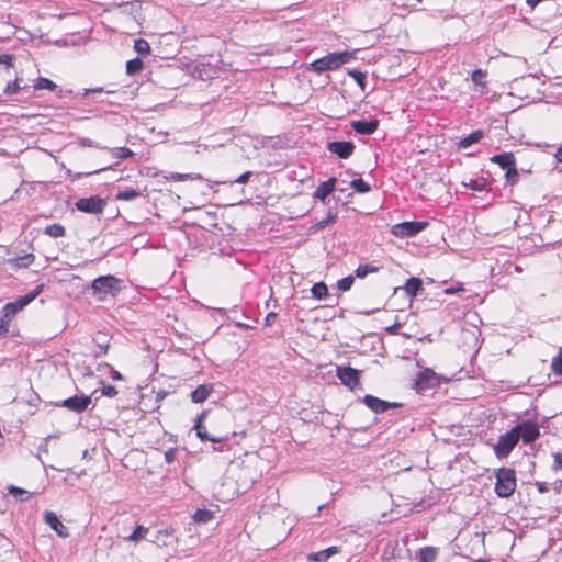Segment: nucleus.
I'll return each mask as SVG.
<instances>
[{
    "label": "nucleus",
    "mask_w": 562,
    "mask_h": 562,
    "mask_svg": "<svg viewBox=\"0 0 562 562\" xmlns=\"http://www.w3.org/2000/svg\"><path fill=\"white\" fill-rule=\"evenodd\" d=\"M41 289L37 288L35 291L30 292L23 296L18 297L13 302L7 303L0 311V337L7 336L9 333L10 325L14 319L15 315L33 302L40 294Z\"/></svg>",
    "instance_id": "f257e3e1"
},
{
    "label": "nucleus",
    "mask_w": 562,
    "mask_h": 562,
    "mask_svg": "<svg viewBox=\"0 0 562 562\" xmlns=\"http://www.w3.org/2000/svg\"><path fill=\"white\" fill-rule=\"evenodd\" d=\"M123 280L108 274L98 277L92 281V295L98 301H104L108 296L115 297L122 290Z\"/></svg>",
    "instance_id": "f03ea898"
},
{
    "label": "nucleus",
    "mask_w": 562,
    "mask_h": 562,
    "mask_svg": "<svg viewBox=\"0 0 562 562\" xmlns=\"http://www.w3.org/2000/svg\"><path fill=\"white\" fill-rule=\"evenodd\" d=\"M352 58L353 54L350 52L329 53L326 56L312 61L307 69L317 74H323L325 71L340 68L342 65L349 63Z\"/></svg>",
    "instance_id": "7ed1b4c3"
},
{
    "label": "nucleus",
    "mask_w": 562,
    "mask_h": 562,
    "mask_svg": "<svg viewBox=\"0 0 562 562\" xmlns=\"http://www.w3.org/2000/svg\"><path fill=\"white\" fill-rule=\"evenodd\" d=\"M495 493L502 498H507L516 490L515 470L510 468H501L496 472Z\"/></svg>",
    "instance_id": "20e7f679"
},
{
    "label": "nucleus",
    "mask_w": 562,
    "mask_h": 562,
    "mask_svg": "<svg viewBox=\"0 0 562 562\" xmlns=\"http://www.w3.org/2000/svg\"><path fill=\"white\" fill-rule=\"evenodd\" d=\"M518 442V436L515 434L513 428L505 434H502L498 437L497 442L493 445L496 458L499 460L506 459Z\"/></svg>",
    "instance_id": "39448f33"
},
{
    "label": "nucleus",
    "mask_w": 562,
    "mask_h": 562,
    "mask_svg": "<svg viewBox=\"0 0 562 562\" xmlns=\"http://www.w3.org/2000/svg\"><path fill=\"white\" fill-rule=\"evenodd\" d=\"M513 429L518 436V441L521 439L525 445L532 443L540 436L538 425L530 420H524L513 427Z\"/></svg>",
    "instance_id": "423d86ee"
},
{
    "label": "nucleus",
    "mask_w": 562,
    "mask_h": 562,
    "mask_svg": "<svg viewBox=\"0 0 562 562\" xmlns=\"http://www.w3.org/2000/svg\"><path fill=\"white\" fill-rule=\"evenodd\" d=\"M76 209L80 212L88 214H102L105 206L106 201L98 195L90 198H81L76 203Z\"/></svg>",
    "instance_id": "0eeeda50"
},
{
    "label": "nucleus",
    "mask_w": 562,
    "mask_h": 562,
    "mask_svg": "<svg viewBox=\"0 0 562 562\" xmlns=\"http://www.w3.org/2000/svg\"><path fill=\"white\" fill-rule=\"evenodd\" d=\"M428 226L427 222H403L392 227V234L397 237H412L424 231Z\"/></svg>",
    "instance_id": "6e6552de"
},
{
    "label": "nucleus",
    "mask_w": 562,
    "mask_h": 562,
    "mask_svg": "<svg viewBox=\"0 0 562 562\" xmlns=\"http://www.w3.org/2000/svg\"><path fill=\"white\" fill-rule=\"evenodd\" d=\"M337 376L350 390L359 385L360 371L351 367H337Z\"/></svg>",
    "instance_id": "1a4fd4ad"
},
{
    "label": "nucleus",
    "mask_w": 562,
    "mask_h": 562,
    "mask_svg": "<svg viewBox=\"0 0 562 562\" xmlns=\"http://www.w3.org/2000/svg\"><path fill=\"white\" fill-rule=\"evenodd\" d=\"M355 144L349 140H335L327 144V149L341 159L349 158L355 151Z\"/></svg>",
    "instance_id": "9d476101"
},
{
    "label": "nucleus",
    "mask_w": 562,
    "mask_h": 562,
    "mask_svg": "<svg viewBox=\"0 0 562 562\" xmlns=\"http://www.w3.org/2000/svg\"><path fill=\"white\" fill-rule=\"evenodd\" d=\"M437 383L436 373L430 369H425L418 373L415 387L418 393H423L428 389L436 386Z\"/></svg>",
    "instance_id": "9b49d317"
},
{
    "label": "nucleus",
    "mask_w": 562,
    "mask_h": 562,
    "mask_svg": "<svg viewBox=\"0 0 562 562\" xmlns=\"http://www.w3.org/2000/svg\"><path fill=\"white\" fill-rule=\"evenodd\" d=\"M363 403L371 411H373L376 414L384 413V412H386L390 408H395V407H400L401 406V404H398V403L386 402V401L380 400V398H378V397H375L373 395H369V394L363 397Z\"/></svg>",
    "instance_id": "f8f14e48"
},
{
    "label": "nucleus",
    "mask_w": 562,
    "mask_h": 562,
    "mask_svg": "<svg viewBox=\"0 0 562 562\" xmlns=\"http://www.w3.org/2000/svg\"><path fill=\"white\" fill-rule=\"evenodd\" d=\"M91 403V397L88 395H75L63 401L61 406L76 413H82Z\"/></svg>",
    "instance_id": "ddd939ff"
},
{
    "label": "nucleus",
    "mask_w": 562,
    "mask_h": 562,
    "mask_svg": "<svg viewBox=\"0 0 562 562\" xmlns=\"http://www.w3.org/2000/svg\"><path fill=\"white\" fill-rule=\"evenodd\" d=\"M44 521L61 538L69 537L68 528L59 520L58 516L50 510L43 515Z\"/></svg>",
    "instance_id": "4468645a"
},
{
    "label": "nucleus",
    "mask_w": 562,
    "mask_h": 562,
    "mask_svg": "<svg viewBox=\"0 0 562 562\" xmlns=\"http://www.w3.org/2000/svg\"><path fill=\"white\" fill-rule=\"evenodd\" d=\"M378 126H379L378 120H371V121L359 120V121L351 122V127L357 133L362 134V135L373 134L378 130Z\"/></svg>",
    "instance_id": "2eb2a0df"
},
{
    "label": "nucleus",
    "mask_w": 562,
    "mask_h": 562,
    "mask_svg": "<svg viewBox=\"0 0 562 562\" xmlns=\"http://www.w3.org/2000/svg\"><path fill=\"white\" fill-rule=\"evenodd\" d=\"M204 416H205V412L201 413L196 418V422L194 425V429L196 430V436L202 441L222 442L223 441L222 437H213V436L209 435L206 427L202 424Z\"/></svg>",
    "instance_id": "dca6fc26"
},
{
    "label": "nucleus",
    "mask_w": 562,
    "mask_h": 562,
    "mask_svg": "<svg viewBox=\"0 0 562 562\" xmlns=\"http://www.w3.org/2000/svg\"><path fill=\"white\" fill-rule=\"evenodd\" d=\"M338 552H339V548L336 546H333L325 550L310 553V554H307L306 559L308 562H325L333 555L337 554Z\"/></svg>",
    "instance_id": "f3484780"
},
{
    "label": "nucleus",
    "mask_w": 562,
    "mask_h": 562,
    "mask_svg": "<svg viewBox=\"0 0 562 562\" xmlns=\"http://www.w3.org/2000/svg\"><path fill=\"white\" fill-rule=\"evenodd\" d=\"M335 184H336V178H329L328 180L322 182L315 193H314V198L321 200V201H325L326 198L335 190Z\"/></svg>",
    "instance_id": "a211bd4d"
},
{
    "label": "nucleus",
    "mask_w": 562,
    "mask_h": 562,
    "mask_svg": "<svg viewBox=\"0 0 562 562\" xmlns=\"http://www.w3.org/2000/svg\"><path fill=\"white\" fill-rule=\"evenodd\" d=\"M491 161L497 164L502 169H508L516 165V159L513 153H503L491 157Z\"/></svg>",
    "instance_id": "6ab92c4d"
},
{
    "label": "nucleus",
    "mask_w": 562,
    "mask_h": 562,
    "mask_svg": "<svg viewBox=\"0 0 562 562\" xmlns=\"http://www.w3.org/2000/svg\"><path fill=\"white\" fill-rule=\"evenodd\" d=\"M213 392V386L210 384L199 385L191 392V400L193 403H203Z\"/></svg>",
    "instance_id": "aec40b11"
},
{
    "label": "nucleus",
    "mask_w": 562,
    "mask_h": 562,
    "mask_svg": "<svg viewBox=\"0 0 562 562\" xmlns=\"http://www.w3.org/2000/svg\"><path fill=\"white\" fill-rule=\"evenodd\" d=\"M403 289L406 294L413 299L417 295L418 291L423 289V282L419 278L412 277L406 281Z\"/></svg>",
    "instance_id": "412c9836"
},
{
    "label": "nucleus",
    "mask_w": 562,
    "mask_h": 562,
    "mask_svg": "<svg viewBox=\"0 0 562 562\" xmlns=\"http://www.w3.org/2000/svg\"><path fill=\"white\" fill-rule=\"evenodd\" d=\"M438 555V549L435 547H425L417 552L418 562H434Z\"/></svg>",
    "instance_id": "4be33fe9"
},
{
    "label": "nucleus",
    "mask_w": 562,
    "mask_h": 562,
    "mask_svg": "<svg viewBox=\"0 0 562 562\" xmlns=\"http://www.w3.org/2000/svg\"><path fill=\"white\" fill-rule=\"evenodd\" d=\"M483 136H484L483 131L476 130V131L472 132L471 134H469L468 136H465L464 138H462L459 142V147L468 148L471 145L480 142L483 138Z\"/></svg>",
    "instance_id": "5701e85b"
},
{
    "label": "nucleus",
    "mask_w": 562,
    "mask_h": 562,
    "mask_svg": "<svg viewBox=\"0 0 562 562\" xmlns=\"http://www.w3.org/2000/svg\"><path fill=\"white\" fill-rule=\"evenodd\" d=\"M34 259L35 257L33 254H26L24 256L9 259V263L15 268H27L34 262Z\"/></svg>",
    "instance_id": "b1692460"
},
{
    "label": "nucleus",
    "mask_w": 562,
    "mask_h": 562,
    "mask_svg": "<svg viewBox=\"0 0 562 562\" xmlns=\"http://www.w3.org/2000/svg\"><path fill=\"white\" fill-rule=\"evenodd\" d=\"M214 518V513L209 509H198L193 515L196 524H207Z\"/></svg>",
    "instance_id": "393cba45"
},
{
    "label": "nucleus",
    "mask_w": 562,
    "mask_h": 562,
    "mask_svg": "<svg viewBox=\"0 0 562 562\" xmlns=\"http://www.w3.org/2000/svg\"><path fill=\"white\" fill-rule=\"evenodd\" d=\"M44 233L50 237L57 238L64 236L66 229L61 224L55 223L47 225L44 229Z\"/></svg>",
    "instance_id": "a878e982"
},
{
    "label": "nucleus",
    "mask_w": 562,
    "mask_h": 562,
    "mask_svg": "<svg viewBox=\"0 0 562 562\" xmlns=\"http://www.w3.org/2000/svg\"><path fill=\"white\" fill-rule=\"evenodd\" d=\"M314 299L323 300L328 295L327 285L324 282L315 283L311 289Z\"/></svg>",
    "instance_id": "bb28decb"
},
{
    "label": "nucleus",
    "mask_w": 562,
    "mask_h": 562,
    "mask_svg": "<svg viewBox=\"0 0 562 562\" xmlns=\"http://www.w3.org/2000/svg\"><path fill=\"white\" fill-rule=\"evenodd\" d=\"M144 68V63L140 58L136 57L126 63V74L132 76L139 72Z\"/></svg>",
    "instance_id": "cd10ccee"
},
{
    "label": "nucleus",
    "mask_w": 562,
    "mask_h": 562,
    "mask_svg": "<svg viewBox=\"0 0 562 562\" xmlns=\"http://www.w3.org/2000/svg\"><path fill=\"white\" fill-rule=\"evenodd\" d=\"M34 89L35 90L47 89L50 91H55L57 89V85L48 78L40 77V78H37L36 82L34 83Z\"/></svg>",
    "instance_id": "c85d7f7f"
},
{
    "label": "nucleus",
    "mask_w": 562,
    "mask_h": 562,
    "mask_svg": "<svg viewBox=\"0 0 562 562\" xmlns=\"http://www.w3.org/2000/svg\"><path fill=\"white\" fill-rule=\"evenodd\" d=\"M380 270V267L378 266H374L372 263H367V265H360L357 269H356V276L358 278H364L367 277L369 273H374V272H378Z\"/></svg>",
    "instance_id": "c756f323"
},
{
    "label": "nucleus",
    "mask_w": 562,
    "mask_h": 562,
    "mask_svg": "<svg viewBox=\"0 0 562 562\" xmlns=\"http://www.w3.org/2000/svg\"><path fill=\"white\" fill-rule=\"evenodd\" d=\"M149 529L144 526H137L135 530L126 537L127 541L131 542H138L139 540L144 539L145 536L148 533Z\"/></svg>",
    "instance_id": "7c9ffc66"
},
{
    "label": "nucleus",
    "mask_w": 562,
    "mask_h": 562,
    "mask_svg": "<svg viewBox=\"0 0 562 562\" xmlns=\"http://www.w3.org/2000/svg\"><path fill=\"white\" fill-rule=\"evenodd\" d=\"M139 195H140L139 191L128 188V189L119 191L116 194V200L132 201V200L138 198Z\"/></svg>",
    "instance_id": "2f4dec72"
},
{
    "label": "nucleus",
    "mask_w": 562,
    "mask_h": 562,
    "mask_svg": "<svg viewBox=\"0 0 562 562\" xmlns=\"http://www.w3.org/2000/svg\"><path fill=\"white\" fill-rule=\"evenodd\" d=\"M170 536H171V531H169L168 529L158 530L155 533V537L151 540V542L156 543L159 547L167 546L168 544L167 538H169Z\"/></svg>",
    "instance_id": "473e14b6"
},
{
    "label": "nucleus",
    "mask_w": 562,
    "mask_h": 562,
    "mask_svg": "<svg viewBox=\"0 0 562 562\" xmlns=\"http://www.w3.org/2000/svg\"><path fill=\"white\" fill-rule=\"evenodd\" d=\"M350 187L358 193H368L371 190V187L360 178L353 179L350 182Z\"/></svg>",
    "instance_id": "72a5a7b5"
},
{
    "label": "nucleus",
    "mask_w": 562,
    "mask_h": 562,
    "mask_svg": "<svg viewBox=\"0 0 562 562\" xmlns=\"http://www.w3.org/2000/svg\"><path fill=\"white\" fill-rule=\"evenodd\" d=\"M551 370L555 375H562V347L551 361Z\"/></svg>",
    "instance_id": "f704fd0d"
},
{
    "label": "nucleus",
    "mask_w": 562,
    "mask_h": 562,
    "mask_svg": "<svg viewBox=\"0 0 562 562\" xmlns=\"http://www.w3.org/2000/svg\"><path fill=\"white\" fill-rule=\"evenodd\" d=\"M134 49L139 55H147L150 53V46L149 43L144 38H138L134 42Z\"/></svg>",
    "instance_id": "c9c22d12"
},
{
    "label": "nucleus",
    "mask_w": 562,
    "mask_h": 562,
    "mask_svg": "<svg viewBox=\"0 0 562 562\" xmlns=\"http://www.w3.org/2000/svg\"><path fill=\"white\" fill-rule=\"evenodd\" d=\"M8 492L10 495H12L14 497H20V501H25L30 496V493L27 491H25L21 487L14 486V485H10L8 487Z\"/></svg>",
    "instance_id": "e433bc0d"
},
{
    "label": "nucleus",
    "mask_w": 562,
    "mask_h": 562,
    "mask_svg": "<svg viewBox=\"0 0 562 562\" xmlns=\"http://www.w3.org/2000/svg\"><path fill=\"white\" fill-rule=\"evenodd\" d=\"M467 188L474 191H484L487 186V181L485 179H476L471 180L469 183H463Z\"/></svg>",
    "instance_id": "4c0bfd02"
},
{
    "label": "nucleus",
    "mask_w": 562,
    "mask_h": 562,
    "mask_svg": "<svg viewBox=\"0 0 562 562\" xmlns=\"http://www.w3.org/2000/svg\"><path fill=\"white\" fill-rule=\"evenodd\" d=\"M348 75L355 79L358 86L364 90L366 88V75L359 70H349Z\"/></svg>",
    "instance_id": "58836bf2"
},
{
    "label": "nucleus",
    "mask_w": 562,
    "mask_h": 562,
    "mask_svg": "<svg viewBox=\"0 0 562 562\" xmlns=\"http://www.w3.org/2000/svg\"><path fill=\"white\" fill-rule=\"evenodd\" d=\"M505 177H506L507 183H509L512 186L517 183L519 173H518L517 169L515 168V166H513L506 170Z\"/></svg>",
    "instance_id": "ea45409f"
},
{
    "label": "nucleus",
    "mask_w": 562,
    "mask_h": 562,
    "mask_svg": "<svg viewBox=\"0 0 562 562\" xmlns=\"http://www.w3.org/2000/svg\"><path fill=\"white\" fill-rule=\"evenodd\" d=\"M355 282V279L352 276H348L346 278H342L338 281L337 283V288L340 290V291H348L352 284Z\"/></svg>",
    "instance_id": "a19ab883"
},
{
    "label": "nucleus",
    "mask_w": 562,
    "mask_h": 562,
    "mask_svg": "<svg viewBox=\"0 0 562 562\" xmlns=\"http://www.w3.org/2000/svg\"><path fill=\"white\" fill-rule=\"evenodd\" d=\"M21 89H22V87L20 86L19 79H15L14 81L7 83V86L4 88V93L5 94H14V93L19 92Z\"/></svg>",
    "instance_id": "79ce46f5"
},
{
    "label": "nucleus",
    "mask_w": 562,
    "mask_h": 562,
    "mask_svg": "<svg viewBox=\"0 0 562 562\" xmlns=\"http://www.w3.org/2000/svg\"><path fill=\"white\" fill-rule=\"evenodd\" d=\"M486 76V72L482 69H475L472 75H471V79L472 81L475 83V85H482L483 83V79L485 78Z\"/></svg>",
    "instance_id": "37998d69"
},
{
    "label": "nucleus",
    "mask_w": 562,
    "mask_h": 562,
    "mask_svg": "<svg viewBox=\"0 0 562 562\" xmlns=\"http://www.w3.org/2000/svg\"><path fill=\"white\" fill-rule=\"evenodd\" d=\"M103 339H100V335H98L95 338H94V341L97 342V346L99 347L100 349V353H106L108 352V349H109V341L105 339V337H102Z\"/></svg>",
    "instance_id": "c03bdc74"
},
{
    "label": "nucleus",
    "mask_w": 562,
    "mask_h": 562,
    "mask_svg": "<svg viewBox=\"0 0 562 562\" xmlns=\"http://www.w3.org/2000/svg\"><path fill=\"white\" fill-rule=\"evenodd\" d=\"M552 456H553L552 470L555 472L559 470H562V452H555Z\"/></svg>",
    "instance_id": "a18cd8bd"
},
{
    "label": "nucleus",
    "mask_w": 562,
    "mask_h": 562,
    "mask_svg": "<svg viewBox=\"0 0 562 562\" xmlns=\"http://www.w3.org/2000/svg\"><path fill=\"white\" fill-rule=\"evenodd\" d=\"M196 179H201V176L200 175H196L195 176ZM171 179L172 180H176V181H183V180H187V179H194V177L190 173H172L171 175Z\"/></svg>",
    "instance_id": "49530a36"
},
{
    "label": "nucleus",
    "mask_w": 562,
    "mask_h": 562,
    "mask_svg": "<svg viewBox=\"0 0 562 562\" xmlns=\"http://www.w3.org/2000/svg\"><path fill=\"white\" fill-rule=\"evenodd\" d=\"M103 396L114 397L117 394L116 389L113 385H104L101 390Z\"/></svg>",
    "instance_id": "de8ad7c7"
},
{
    "label": "nucleus",
    "mask_w": 562,
    "mask_h": 562,
    "mask_svg": "<svg viewBox=\"0 0 562 562\" xmlns=\"http://www.w3.org/2000/svg\"><path fill=\"white\" fill-rule=\"evenodd\" d=\"M177 459V449L170 448L165 452V460L167 463H172Z\"/></svg>",
    "instance_id": "09e8293b"
},
{
    "label": "nucleus",
    "mask_w": 562,
    "mask_h": 562,
    "mask_svg": "<svg viewBox=\"0 0 562 562\" xmlns=\"http://www.w3.org/2000/svg\"><path fill=\"white\" fill-rule=\"evenodd\" d=\"M116 150H117L116 156L121 159H125V158L133 156V151L130 148L120 147V148H116Z\"/></svg>",
    "instance_id": "8fccbe9b"
},
{
    "label": "nucleus",
    "mask_w": 562,
    "mask_h": 562,
    "mask_svg": "<svg viewBox=\"0 0 562 562\" xmlns=\"http://www.w3.org/2000/svg\"><path fill=\"white\" fill-rule=\"evenodd\" d=\"M13 55L10 54H1L0 55V64H5L11 67L13 65Z\"/></svg>",
    "instance_id": "3c124183"
},
{
    "label": "nucleus",
    "mask_w": 562,
    "mask_h": 562,
    "mask_svg": "<svg viewBox=\"0 0 562 562\" xmlns=\"http://www.w3.org/2000/svg\"><path fill=\"white\" fill-rule=\"evenodd\" d=\"M250 177H251V172H250V171H246V172L241 173V175H240V176L235 180V182H236V183H240V184L247 183Z\"/></svg>",
    "instance_id": "603ef678"
},
{
    "label": "nucleus",
    "mask_w": 562,
    "mask_h": 562,
    "mask_svg": "<svg viewBox=\"0 0 562 562\" xmlns=\"http://www.w3.org/2000/svg\"><path fill=\"white\" fill-rule=\"evenodd\" d=\"M277 318V314L274 312H270L267 314L265 323L266 325H272Z\"/></svg>",
    "instance_id": "864d4df0"
},
{
    "label": "nucleus",
    "mask_w": 562,
    "mask_h": 562,
    "mask_svg": "<svg viewBox=\"0 0 562 562\" xmlns=\"http://www.w3.org/2000/svg\"><path fill=\"white\" fill-rule=\"evenodd\" d=\"M536 486H537V490L539 493L543 494V493L548 492V487L546 486V483H543V482H537Z\"/></svg>",
    "instance_id": "5fc2aeb1"
},
{
    "label": "nucleus",
    "mask_w": 562,
    "mask_h": 562,
    "mask_svg": "<svg viewBox=\"0 0 562 562\" xmlns=\"http://www.w3.org/2000/svg\"><path fill=\"white\" fill-rule=\"evenodd\" d=\"M401 327V324L396 323L390 327L386 328V330L390 333V334H397L398 333V329Z\"/></svg>",
    "instance_id": "6e6d98bb"
},
{
    "label": "nucleus",
    "mask_w": 562,
    "mask_h": 562,
    "mask_svg": "<svg viewBox=\"0 0 562 562\" xmlns=\"http://www.w3.org/2000/svg\"><path fill=\"white\" fill-rule=\"evenodd\" d=\"M102 91H103V88H101V87L93 88V89H86L83 92V95H88L89 93L102 92Z\"/></svg>",
    "instance_id": "4d7b16f0"
},
{
    "label": "nucleus",
    "mask_w": 562,
    "mask_h": 562,
    "mask_svg": "<svg viewBox=\"0 0 562 562\" xmlns=\"http://www.w3.org/2000/svg\"><path fill=\"white\" fill-rule=\"evenodd\" d=\"M111 376L113 380H122L123 379L122 374L117 371H113Z\"/></svg>",
    "instance_id": "13d9d810"
},
{
    "label": "nucleus",
    "mask_w": 562,
    "mask_h": 562,
    "mask_svg": "<svg viewBox=\"0 0 562 562\" xmlns=\"http://www.w3.org/2000/svg\"><path fill=\"white\" fill-rule=\"evenodd\" d=\"M335 216H329L327 220L321 222V226L324 227L326 224H328L329 222H334L335 221Z\"/></svg>",
    "instance_id": "bf43d9fd"
},
{
    "label": "nucleus",
    "mask_w": 562,
    "mask_h": 562,
    "mask_svg": "<svg viewBox=\"0 0 562 562\" xmlns=\"http://www.w3.org/2000/svg\"><path fill=\"white\" fill-rule=\"evenodd\" d=\"M555 157L560 162H562V146L557 150Z\"/></svg>",
    "instance_id": "052dcab7"
},
{
    "label": "nucleus",
    "mask_w": 562,
    "mask_h": 562,
    "mask_svg": "<svg viewBox=\"0 0 562 562\" xmlns=\"http://www.w3.org/2000/svg\"><path fill=\"white\" fill-rule=\"evenodd\" d=\"M81 144H82L83 146H92V142H91L90 139H82V140H81Z\"/></svg>",
    "instance_id": "680f3d73"
},
{
    "label": "nucleus",
    "mask_w": 562,
    "mask_h": 562,
    "mask_svg": "<svg viewBox=\"0 0 562 562\" xmlns=\"http://www.w3.org/2000/svg\"><path fill=\"white\" fill-rule=\"evenodd\" d=\"M416 1L420 3L423 0H416Z\"/></svg>",
    "instance_id": "e2e57ef3"
}]
</instances>
